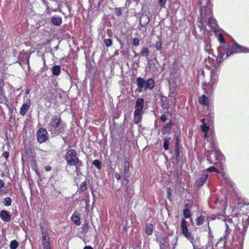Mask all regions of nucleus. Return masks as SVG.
<instances>
[{"instance_id":"1","label":"nucleus","mask_w":249,"mask_h":249,"mask_svg":"<svg viewBox=\"0 0 249 249\" xmlns=\"http://www.w3.org/2000/svg\"><path fill=\"white\" fill-rule=\"evenodd\" d=\"M222 48H215V52L212 48H205L204 50L209 54L215 57V60L210 58L205 59V64L211 70V79L209 82H205L202 85V88L205 93L211 95L213 89V85L218 81V70L220 63L229 56L238 53H249L248 48H227L226 50H221Z\"/></svg>"},{"instance_id":"2","label":"nucleus","mask_w":249,"mask_h":249,"mask_svg":"<svg viewBox=\"0 0 249 249\" xmlns=\"http://www.w3.org/2000/svg\"><path fill=\"white\" fill-rule=\"evenodd\" d=\"M215 218L221 219L224 222L226 228L223 237L220 240L221 242L223 239L224 246L228 244L231 245L234 238L232 231L234 229L238 230L243 239L249 225V215L241 214L239 217L233 216L231 219L226 218L223 214L218 213L215 216Z\"/></svg>"},{"instance_id":"3","label":"nucleus","mask_w":249,"mask_h":249,"mask_svg":"<svg viewBox=\"0 0 249 249\" xmlns=\"http://www.w3.org/2000/svg\"><path fill=\"white\" fill-rule=\"evenodd\" d=\"M199 4L200 15L203 20L207 19V25L211 28L212 32L216 33L217 24L215 19L213 18L211 0H202Z\"/></svg>"},{"instance_id":"4","label":"nucleus","mask_w":249,"mask_h":249,"mask_svg":"<svg viewBox=\"0 0 249 249\" xmlns=\"http://www.w3.org/2000/svg\"><path fill=\"white\" fill-rule=\"evenodd\" d=\"M14 92L12 85L8 83L4 84L2 80H0V104L8 107L9 98L11 97Z\"/></svg>"},{"instance_id":"5","label":"nucleus","mask_w":249,"mask_h":249,"mask_svg":"<svg viewBox=\"0 0 249 249\" xmlns=\"http://www.w3.org/2000/svg\"><path fill=\"white\" fill-rule=\"evenodd\" d=\"M144 100L143 98H138L135 102L134 111V122L138 124L142 119V115L144 113Z\"/></svg>"},{"instance_id":"6","label":"nucleus","mask_w":249,"mask_h":249,"mask_svg":"<svg viewBox=\"0 0 249 249\" xmlns=\"http://www.w3.org/2000/svg\"><path fill=\"white\" fill-rule=\"evenodd\" d=\"M138 91L141 92L143 90H152L155 87V81L152 78L145 80L143 78L138 77L136 80Z\"/></svg>"},{"instance_id":"7","label":"nucleus","mask_w":249,"mask_h":249,"mask_svg":"<svg viewBox=\"0 0 249 249\" xmlns=\"http://www.w3.org/2000/svg\"><path fill=\"white\" fill-rule=\"evenodd\" d=\"M50 125L54 129L56 135H59L64 132L65 125L62 122L59 116H53L50 120Z\"/></svg>"},{"instance_id":"8","label":"nucleus","mask_w":249,"mask_h":249,"mask_svg":"<svg viewBox=\"0 0 249 249\" xmlns=\"http://www.w3.org/2000/svg\"><path fill=\"white\" fill-rule=\"evenodd\" d=\"M64 159L67 161L66 167L68 166H71L72 165H76L80 160L77 157V154L75 150L69 149L64 157Z\"/></svg>"},{"instance_id":"9","label":"nucleus","mask_w":249,"mask_h":249,"mask_svg":"<svg viewBox=\"0 0 249 249\" xmlns=\"http://www.w3.org/2000/svg\"><path fill=\"white\" fill-rule=\"evenodd\" d=\"M180 228L181 230L182 234L188 240L190 241V242L193 244V246L194 247V237L192 233L189 231L188 227L187 226V222L184 219H183L181 220Z\"/></svg>"},{"instance_id":"10","label":"nucleus","mask_w":249,"mask_h":249,"mask_svg":"<svg viewBox=\"0 0 249 249\" xmlns=\"http://www.w3.org/2000/svg\"><path fill=\"white\" fill-rule=\"evenodd\" d=\"M48 133L46 129L40 128L36 132L37 141L39 143L45 142L48 139Z\"/></svg>"},{"instance_id":"11","label":"nucleus","mask_w":249,"mask_h":249,"mask_svg":"<svg viewBox=\"0 0 249 249\" xmlns=\"http://www.w3.org/2000/svg\"><path fill=\"white\" fill-rule=\"evenodd\" d=\"M30 99L27 97H24L23 104L20 107V114L21 115L24 116L27 113L30 108Z\"/></svg>"},{"instance_id":"12","label":"nucleus","mask_w":249,"mask_h":249,"mask_svg":"<svg viewBox=\"0 0 249 249\" xmlns=\"http://www.w3.org/2000/svg\"><path fill=\"white\" fill-rule=\"evenodd\" d=\"M42 244L43 247L50 246V238L47 231L42 230Z\"/></svg>"},{"instance_id":"13","label":"nucleus","mask_w":249,"mask_h":249,"mask_svg":"<svg viewBox=\"0 0 249 249\" xmlns=\"http://www.w3.org/2000/svg\"><path fill=\"white\" fill-rule=\"evenodd\" d=\"M12 215L10 212L6 210H2L0 212V218L4 222H7L10 221Z\"/></svg>"},{"instance_id":"14","label":"nucleus","mask_w":249,"mask_h":249,"mask_svg":"<svg viewBox=\"0 0 249 249\" xmlns=\"http://www.w3.org/2000/svg\"><path fill=\"white\" fill-rule=\"evenodd\" d=\"M71 220L77 226L81 224L80 217L79 213L77 212H74L71 216Z\"/></svg>"},{"instance_id":"15","label":"nucleus","mask_w":249,"mask_h":249,"mask_svg":"<svg viewBox=\"0 0 249 249\" xmlns=\"http://www.w3.org/2000/svg\"><path fill=\"white\" fill-rule=\"evenodd\" d=\"M208 175L207 174H203L196 181V185L198 187H201L208 179Z\"/></svg>"},{"instance_id":"16","label":"nucleus","mask_w":249,"mask_h":249,"mask_svg":"<svg viewBox=\"0 0 249 249\" xmlns=\"http://www.w3.org/2000/svg\"><path fill=\"white\" fill-rule=\"evenodd\" d=\"M207 141L210 142L211 147H212L213 149H216V147L217 146L215 142V140L213 134H211L210 136L208 137V138H207Z\"/></svg>"},{"instance_id":"17","label":"nucleus","mask_w":249,"mask_h":249,"mask_svg":"<svg viewBox=\"0 0 249 249\" xmlns=\"http://www.w3.org/2000/svg\"><path fill=\"white\" fill-rule=\"evenodd\" d=\"M51 22L54 25L59 26L62 23V19L60 16L55 15L52 17Z\"/></svg>"},{"instance_id":"18","label":"nucleus","mask_w":249,"mask_h":249,"mask_svg":"<svg viewBox=\"0 0 249 249\" xmlns=\"http://www.w3.org/2000/svg\"><path fill=\"white\" fill-rule=\"evenodd\" d=\"M52 74L54 76H58L61 71V68L59 66L55 65L52 68Z\"/></svg>"},{"instance_id":"19","label":"nucleus","mask_w":249,"mask_h":249,"mask_svg":"<svg viewBox=\"0 0 249 249\" xmlns=\"http://www.w3.org/2000/svg\"><path fill=\"white\" fill-rule=\"evenodd\" d=\"M153 226L151 224H147L145 227V232L147 235H150L153 233Z\"/></svg>"},{"instance_id":"20","label":"nucleus","mask_w":249,"mask_h":249,"mask_svg":"<svg viewBox=\"0 0 249 249\" xmlns=\"http://www.w3.org/2000/svg\"><path fill=\"white\" fill-rule=\"evenodd\" d=\"M199 102L200 104L207 105L209 103L208 97L206 95H202L199 99Z\"/></svg>"},{"instance_id":"21","label":"nucleus","mask_w":249,"mask_h":249,"mask_svg":"<svg viewBox=\"0 0 249 249\" xmlns=\"http://www.w3.org/2000/svg\"><path fill=\"white\" fill-rule=\"evenodd\" d=\"M201 122H202V124L201 125V130L203 132H208L210 129V127L209 126H207L205 123V120L204 119H202L201 120Z\"/></svg>"},{"instance_id":"22","label":"nucleus","mask_w":249,"mask_h":249,"mask_svg":"<svg viewBox=\"0 0 249 249\" xmlns=\"http://www.w3.org/2000/svg\"><path fill=\"white\" fill-rule=\"evenodd\" d=\"M207 24V19L203 20L202 17L200 16V21L198 22L197 26L201 29L202 30L205 27V24Z\"/></svg>"},{"instance_id":"23","label":"nucleus","mask_w":249,"mask_h":249,"mask_svg":"<svg viewBox=\"0 0 249 249\" xmlns=\"http://www.w3.org/2000/svg\"><path fill=\"white\" fill-rule=\"evenodd\" d=\"M171 138L169 137H165L163 142V148L165 150H167L169 149V142Z\"/></svg>"},{"instance_id":"24","label":"nucleus","mask_w":249,"mask_h":249,"mask_svg":"<svg viewBox=\"0 0 249 249\" xmlns=\"http://www.w3.org/2000/svg\"><path fill=\"white\" fill-rule=\"evenodd\" d=\"M215 151V155L217 160H221L223 158V154L219 151L217 147L216 149H213Z\"/></svg>"},{"instance_id":"25","label":"nucleus","mask_w":249,"mask_h":249,"mask_svg":"<svg viewBox=\"0 0 249 249\" xmlns=\"http://www.w3.org/2000/svg\"><path fill=\"white\" fill-rule=\"evenodd\" d=\"M183 213V215L185 218H188L191 216V211L189 209H184Z\"/></svg>"},{"instance_id":"26","label":"nucleus","mask_w":249,"mask_h":249,"mask_svg":"<svg viewBox=\"0 0 249 249\" xmlns=\"http://www.w3.org/2000/svg\"><path fill=\"white\" fill-rule=\"evenodd\" d=\"M92 164L94 165L99 170H100L102 168L101 162L98 160H93Z\"/></svg>"},{"instance_id":"27","label":"nucleus","mask_w":249,"mask_h":249,"mask_svg":"<svg viewBox=\"0 0 249 249\" xmlns=\"http://www.w3.org/2000/svg\"><path fill=\"white\" fill-rule=\"evenodd\" d=\"M204 217L202 215L199 216L197 217L196 220V224L197 226H200L202 224L204 221Z\"/></svg>"},{"instance_id":"28","label":"nucleus","mask_w":249,"mask_h":249,"mask_svg":"<svg viewBox=\"0 0 249 249\" xmlns=\"http://www.w3.org/2000/svg\"><path fill=\"white\" fill-rule=\"evenodd\" d=\"M218 40L221 44H224L225 43V38L221 33L216 34Z\"/></svg>"},{"instance_id":"29","label":"nucleus","mask_w":249,"mask_h":249,"mask_svg":"<svg viewBox=\"0 0 249 249\" xmlns=\"http://www.w3.org/2000/svg\"><path fill=\"white\" fill-rule=\"evenodd\" d=\"M18 242L16 240H12L10 242V249H16L18 246Z\"/></svg>"},{"instance_id":"30","label":"nucleus","mask_w":249,"mask_h":249,"mask_svg":"<svg viewBox=\"0 0 249 249\" xmlns=\"http://www.w3.org/2000/svg\"><path fill=\"white\" fill-rule=\"evenodd\" d=\"M12 200L10 197H7L4 198L3 204L5 206H9L11 205Z\"/></svg>"},{"instance_id":"31","label":"nucleus","mask_w":249,"mask_h":249,"mask_svg":"<svg viewBox=\"0 0 249 249\" xmlns=\"http://www.w3.org/2000/svg\"><path fill=\"white\" fill-rule=\"evenodd\" d=\"M81 163L82 162L80 160V162H78L76 165H72V166H74L75 167V171L76 172L77 175L79 174L80 171V167L82 166Z\"/></svg>"},{"instance_id":"32","label":"nucleus","mask_w":249,"mask_h":249,"mask_svg":"<svg viewBox=\"0 0 249 249\" xmlns=\"http://www.w3.org/2000/svg\"><path fill=\"white\" fill-rule=\"evenodd\" d=\"M148 54V50L147 48H143L141 51V54L142 56H147Z\"/></svg>"},{"instance_id":"33","label":"nucleus","mask_w":249,"mask_h":249,"mask_svg":"<svg viewBox=\"0 0 249 249\" xmlns=\"http://www.w3.org/2000/svg\"><path fill=\"white\" fill-rule=\"evenodd\" d=\"M206 171L207 172H209L219 173L218 170L216 168H215L213 166H211V167L207 168Z\"/></svg>"},{"instance_id":"34","label":"nucleus","mask_w":249,"mask_h":249,"mask_svg":"<svg viewBox=\"0 0 249 249\" xmlns=\"http://www.w3.org/2000/svg\"><path fill=\"white\" fill-rule=\"evenodd\" d=\"M175 153L176 155V158L177 160H178V159L179 157V149L178 145V142H177V144L175 149Z\"/></svg>"},{"instance_id":"35","label":"nucleus","mask_w":249,"mask_h":249,"mask_svg":"<svg viewBox=\"0 0 249 249\" xmlns=\"http://www.w3.org/2000/svg\"><path fill=\"white\" fill-rule=\"evenodd\" d=\"M79 188H80L81 191H84L86 190L87 189V184H86V182H82L80 185Z\"/></svg>"},{"instance_id":"36","label":"nucleus","mask_w":249,"mask_h":249,"mask_svg":"<svg viewBox=\"0 0 249 249\" xmlns=\"http://www.w3.org/2000/svg\"><path fill=\"white\" fill-rule=\"evenodd\" d=\"M122 14V9L121 8H117L115 9V14L117 16L120 17L121 16Z\"/></svg>"},{"instance_id":"37","label":"nucleus","mask_w":249,"mask_h":249,"mask_svg":"<svg viewBox=\"0 0 249 249\" xmlns=\"http://www.w3.org/2000/svg\"><path fill=\"white\" fill-rule=\"evenodd\" d=\"M167 0H158L159 4L161 8H164Z\"/></svg>"},{"instance_id":"38","label":"nucleus","mask_w":249,"mask_h":249,"mask_svg":"<svg viewBox=\"0 0 249 249\" xmlns=\"http://www.w3.org/2000/svg\"><path fill=\"white\" fill-rule=\"evenodd\" d=\"M8 193L7 189L4 187V188H1L0 189V195H6Z\"/></svg>"},{"instance_id":"39","label":"nucleus","mask_w":249,"mask_h":249,"mask_svg":"<svg viewBox=\"0 0 249 249\" xmlns=\"http://www.w3.org/2000/svg\"><path fill=\"white\" fill-rule=\"evenodd\" d=\"M164 243L165 241L163 238L160 239V249H164Z\"/></svg>"},{"instance_id":"40","label":"nucleus","mask_w":249,"mask_h":249,"mask_svg":"<svg viewBox=\"0 0 249 249\" xmlns=\"http://www.w3.org/2000/svg\"><path fill=\"white\" fill-rule=\"evenodd\" d=\"M104 42L107 47H109L112 45V41L110 39H105Z\"/></svg>"},{"instance_id":"41","label":"nucleus","mask_w":249,"mask_h":249,"mask_svg":"<svg viewBox=\"0 0 249 249\" xmlns=\"http://www.w3.org/2000/svg\"><path fill=\"white\" fill-rule=\"evenodd\" d=\"M171 193H172L171 189L170 188H167V198H168L170 201L171 200Z\"/></svg>"},{"instance_id":"42","label":"nucleus","mask_w":249,"mask_h":249,"mask_svg":"<svg viewBox=\"0 0 249 249\" xmlns=\"http://www.w3.org/2000/svg\"><path fill=\"white\" fill-rule=\"evenodd\" d=\"M139 39L137 38H135L133 39V44L135 46H138L139 45Z\"/></svg>"},{"instance_id":"43","label":"nucleus","mask_w":249,"mask_h":249,"mask_svg":"<svg viewBox=\"0 0 249 249\" xmlns=\"http://www.w3.org/2000/svg\"><path fill=\"white\" fill-rule=\"evenodd\" d=\"M160 120L162 122H165L167 120L166 116L164 114H162L160 116Z\"/></svg>"},{"instance_id":"44","label":"nucleus","mask_w":249,"mask_h":249,"mask_svg":"<svg viewBox=\"0 0 249 249\" xmlns=\"http://www.w3.org/2000/svg\"><path fill=\"white\" fill-rule=\"evenodd\" d=\"M3 156L7 160V159L9 158V153L7 151H5L3 153Z\"/></svg>"},{"instance_id":"45","label":"nucleus","mask_w":249,"mask_h":249,"mask_svg":"<svg viewBox=\"0 0 249 249\" xmlns=\"http://www.w3.org/2000/svg\"><path fill=\"white\" fill-rule=\"evenodd\" d=\"M4 181L2 179H0V189L1 188H4Z\"/></svg>"},{"instance_id":"46","label":"nucleus","mask_w":249,"mask_h":249,"mask_svg":"<svg viewBox=\"0 0 249 249\" xmlns=\"http://www.w3.org/2000/svg\"><path fill=\"white\" fill-rule=\"evenodd\" d=\"M129 177V176L128 175V173H124V178L125 180H126L127 181H128V180H129V179H128Z\"/></svg>"},{"instance_id":"47","label":"nucleus","mask_w":249,"mask_h":249,"mask_svg":"<svg viewBox=\"0 0 249 249\" xmlns=\"http://www.w3.org/2000/svg\"><path fill=\"white\" fill-rule=\"evenodd\" d=\"M129 169V166L128 165L127 166L126 164H125V166H124V172H125V173H128Z\"/></svg>"},{"instance_id":"48","label":"nucleus","mask_w":249,"mask_h":249,"mask_svg":"<svg viewBox=\"0 0 249 249\" xmlns=\"http://www.w3.org/2000/svg\"><path fill=\"white\" fill-rule=\"evenodd\" d=\"M115 177L117 180H119L121 178V176L118 173H116L115 174Z\"/></svg>"},{"instance_id":"49","label":"nucleus","mask_w":249,"mask_h":249,"mask_svg":"<svg viewBox=\"0 0 249 249\" xmlns=\"http://www.w3.org/2000/svg\"><path fill=\"white\" fill-rule=\"evenodd\" d=\"M45 169L47 171H49L52 169V167H51V166L48 165V166H45Z\"/></svg>"},{"instance_id":"50","label":"nucleus","mask_w":249,"mask_h":249,"mask_svg":"<svg viewBox=\"0 0 249 249\" xmlns=\"http://www.w3.org/2000/svg\"><path fill=\"white\" fill-rule=\"evenodd\" d=\"M232 47H242V46H240V45H239L237 43H236V42H233V46Z\"/></svg>"},{"instance_id":"51","label":"nucleus","mask_w":249,"mask_h":249,"mask_svg":"<svg viewBox=\"0 0 249 249\" xmlns=\"http://www.w3.org/2000/svg\"><path fill=\"white\" fill-rule=\"evenodd\" d=\"M204 137L206 139H207V138H208V137H209L210 135H209L207 132H204Z\"/></svg>"},{"instance_id":"52","label":"nucleus","mask_w":249,"mask_h":249,"mask_svg":"<svg viewBox=\"0 0 249 249\" xmlns=\"http://www.w3.org/2000/svg\"><path fill=\"white\" fill-rule=\"evenodd\" d=\"M84 249H93V248L91 246H85L84 248Z\"/></svg>"},{"instance_id":"53","label":"nucleus","mask_w":249,"mask_h":249,"mask_svg":"<svg viewBox=\"0 0 249 249\" xmlns=\"http://www.w3.org/2000/svg\"><path fill=\"white\" fill-rule=\"evenodd\" d=\"M43 249H51L50 246L43 247Z\"/></svg>"},{"instance_id":"54","label":"nucleus","mask_w":249,"mask_h":249,"mask_svg":"<svg viewBox=\"0 0 249 249\" xmlns=\"http://www.w3.org/2000/svg\"><path fill=\"white\" fill-rule=\"evenodd\" d=\"M30 90L28 89H27V90H26L25 92H26V93L27 94H28L30 93Z\"/></svg>"},{"instance_id":"55","label":"nucleus","mask_w":249,"mask_h":249,"mask_svg":"<svg viewBox=\"0 0 249 249\" xmlns=\"http://www.w3.org/2000/svg\"><path fill=\"white\" fill-rule=\"evenodd\" d=\"M207 160L210 161V163H212L211 161V159H210V157H207Z\"/></svg>"},{"instance_id":"56","label":"nucleus","mask_w":249,"mask_h":249,"mask_svg":"<svg viewBox=\"0 0 249 249\" xmlns=\"http://www.w3.org/2000/svg\"><path fill=\"white\" fill-rule=\"evenodd\" d=\"M25 57L26 58H28V55L27 53H26V54H25Z\"/></svg>"},{"instance_id":"57","label":"nucleus","mask_w":249,"mask_h":249,"mask_svg":"<svg viewBox=\"0 0 249 249\" xmlns=\"http://www.w3.org/2000/svg\"><path fill=\"white\" fill-rule=\"evenodd\" d=\"M63 140L64 141H66V137H63Z\"/></svg>"},{"instance_id":"58","label":"nucleus","mask_w":249,"mask_h":249,"mask_svg":"<svg viewBox=\"0 0 249 249\" xmlns=\"http://www.w3.org/2000/svg\"><path fill=\"white\" fill-rule=\"evenodd\" d=\"M228 182H229V183H231V181H230L229 179L227 180V181Z\"/></svg>"},{"instance_id":"59","label":"nucleus","mask_w":249,"mask_h":249,"mask_svg":"<svg viewBox=\"0 0 249 249\" xmlns=\"http://www.w3.org/2000/svg\"><path fill=\"white\" fill-rule=\"evenodd\" d=\"M1 176H4V173L1 174Z\"/></svg>"},{"instance_id":"60","label":"nucleus","mask_w":249,"mask_h":249,"mask_svg":"<svg viewBox=\"0 0 249 249\" xmlns=\"http://www.w3.org/2000/svg\"><path fill=\"white\" fill-rule=\"evenodd\" d=\"M158 50H160V47H159V48H157Z\"/></svg>"},{"instance_id":"61","label":"nucleus","mask_w":249,"mask_h":249,"mask_svg":"<svg viewBox=\"0 0 249 249\" xmlns=\"http://www.w3.org/2000/svg\"><path fill=\"white\" fill-rule=\"evenodd\" d=\"M166 125H167V126H169V124H166Z\"/></svg>"},{"instance_id":"62","label":"nucleus","mask_w":249,"mask_h":249,"mask_svg":"<svg viewBox=\"0 0 249 249\" xmlns=\"http://www.w3.org/2000/svg\"><path fill=\"white\" fill-rule=\"evenodd\" d=\"M188 204L185 205V207H187Z\"/></svg>"},{"instance_id":"63","label":"nucleus","mask_w":249,"mask_h":249,"mask_svg":"<svg viewBox=\"0 0 249 249\" xmlns=\"http://www.w3.org/2000/svg\"><path fill=\"white\" fill-rule=\"evenodd\" d=\"M21 54V53H20L19 54V56L20 57Z\"/></svg>"}]
</instances>
